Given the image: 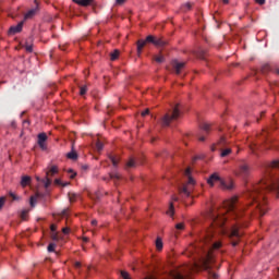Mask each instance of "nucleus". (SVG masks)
Returning <instances> with one entry per match:
<instances>
[{"label":"nucleus","mask_w":279,"mask_h":279,"mask_svg":"<svg viewBox=\"0 0 279 279\" xmlns=\"http://www.w3.org/2000/svg\"><path fill=\"white\" fill-rule=\"evenodd\" d=\"M110 180H121V174L118 172L110 173Z\"/></svg>","instance_id":"c756f323"},{"label":"nucleus","mask_w":279,"mask_h":279,"mask_svg":"<svg viewBox=\"0 0 279 279\" xmlns=\"http://www.w3.org/2000/svg\"><path fill=\"white\" fill-rule=\"evenodd\" d=\"M125 3V0H116V5H123Z\"/></svg>","instance_id":"09e8293b"},{"label":"nucleus","mask_w":279,"mask_h":279,"mask_svg":"<svg viewBox=\"0 0 279 279\" xmlns=\"http://www.w3.org/2000/svg\"><path fill=\"white\" fill-rule=\"evenodd\" d=\"M68 173H71V174H70V179H71V180L75 179V175H77V173H76L75 171H73L72 169H70V170L68 171Z\"/></svg>","instance_id":"e433bc0d"},{"label":"nucleus","mask_w":279,"mask_h":279,"mask_svg":"<svg viewBox=\"0 0 279 279\" xmlns=\"http://www.w3.org/2000/svg\"><path fill=\"white\" fill-rule=\"evenodd\" d=\"M169 279H187V277H185L184 275H182V272L178 271V270H173L168 275Z\"/></svg>","instance_id":"9b49d317"},{"label":"nucleus","mask_w":279,"mask_h":279,"mask_svg":"<svg viewBox=\"0 0 279 279\" xmlns=\"http://www.w3.org/2000/svg\"><path fill=\"white\" fill-rule=\"evenodd\" d=\"M43 197H45V194L36 192L34 196H31V206H34V199H43Z\"/></svg>","instance_id":"4468645a"},{"label":"nucleus","mask_w":279,"mask_h":279,"mask_svg":"<svg viewBox=\"0 0 279 279\" xmlns=\"http://www.w3.org/2000/svg\"><path fill=\"white\" fill-rule=\"evenodd\" d=\"M54 184H56L57 186H62V181H61L60 179H56V180H54Z\"/></svg>","instance_id":"c03bdc74"},{"label":"nucleus","mask_w":279,"mask_h":279,"mask_svg":"<svg viewBox=\"0 0 279 279\" xmlns=\"http://www.w3.org/2000/svg\"><path fill=\"white\" fill-rule=\"evenodd\" d=\"M251 171L252 169L250 168V165H247L245 160H240L238 162V169L235 170V175H239V178H247Z\"/></svg>","instance_id":"20e7f679"},{"label":"nucleus","mask_w":279,"mask_h":279,"mask_svg":"<svg viewBox=\"0 0 279 279\" xmlns=\"http://www.w3.org/2000/svg\"><path fill=\"white\" fill-rule=\"evenodd\" d=\"M279 171V160L266 163L264 166V177L246 195L248 203L246 205L241 204L239 197L233 196L222 203L223 211H216L211 209L209 217L211 219V228L199 235V241L195 244H191L187 247V256H192L194 264L190 267L192 271H210V265L215 262L217 254H221V242L215 241V230H218L219 234H226V223H229V238L233 247L239 245L241 236H243V228H247V219L250 215L256 210L260 217L267 213V201L265 195L267 193H276L279 197V177L276 172ZM245 206H248V210L245 214L246 219H243L245 213Z\"/></svg>","instance_id":"f257e3e1"},{"label":"nucleus","mask_w":279,"mask_h":279,"mask_svg":"<svg viewBox=\"0 0 279 279\" xmlns=\"http://www.w3.org/2000/svg\"><path fill=\"white\" fill-rule=\"evenodd\" d=\"M58 173V166H52L49 171L46 172V182L45 189H49L51 186V178Z\"/></svg>","instance_id":"39448f33"},{"label":"nucleus","mask_w":279,"mask_h":279,"mask_svg":"<svg viewBox=\"0 0 279 279\" xmlns=\"http://www.w3.org/2000/svg\"><path fill=\"white\" fill-rule=\"evenodd\" d=\"M217 183L222 191H232V189H234V181L231 179L223 180L217 172H215L207 179V184H209V186H215Z\"/></svg>","instance_id":"f03ea898"},{"label":"nucleus","mask_w":279,"mask_h":279,"mask_svg":"<svg viewBox=\"0 0 279 279\" xmlns=\"http://www.w3.org/2000/svg\"><path fill=\"white\" fill-rule=\"evenodd\" d=\"M48 252H56V243H50L48 245Z\"/></svg>","instance_id":"c9c22d12"},{"label":"nucleus","mask_w":279,"mask_h":279,"mask_svg":"<svg viewBox=\"0 0 279 279\" xmlns=\"http://www.w3.org/2000/svg\"><path fill=\"white\" fill-rule=\"evenodd\" d=\"M96 149L97 151H101V149H104V143H101V141L96 142Z\"/></svg>","instance_id":"f704fd0d"},{"label":"nucleus","mask_w":279,"mask_h":279,"mask_svg":"<svg viewBox=\"0 0 279 279\" xmlns=\"http://www.w3.org/2000/svg\"><path fill=\"white\" fill-rule=\"evenodd\" d=\"M156 47H165L167 45V41L163 40L162 38H155V44Z\"/></svg>","instance_id":"dca6fc26"},{"label":"nucleus","mask_w":279,"mask_h":279,"mask_svg":"<svg viewBox=\"0 0 279 279\" xmlns=\"http://www.w3.org/2000/svg\"><path fill=\"white\" fill-rule=\"evenodd\" d=\"M62 232H63V234H69L70 232H71V229L70 228H63L62 229Z\"/></svg>","instance_id":"de8ad7c7"},{"label":"nucleus","mask_w":279,"mask_h":279,"mask_svg":"<svg viewBox=\"0 0 279 279\" xmlns=\"http://www.w3.org/2000/svg\"><path fill=\"white\" fill-rule=\"evenodd\" d=\"M228 144V140H226V136H221L220 140L218 141L217 145L219 147H226Z\"/></svg>","instance_id":"6ab92c4d"},{"label":"nucleus","mask_w":279,"mask_h":279,"mask_svg":"<svg viewBox=\"0 0 279 279\" xmlns=\"http://www.w3.org/2000/svg\"><path fill=\"white\" fill-rule=\"evenodd\" d=\"M198 141H201L202 143H204L206 141V137L204 135H198Z\"/></svg>","instance_id":"603ef678"},{"label":"nucleus","mask_w":279,"mask_h":279,"mask_svg":"<svg viewBox=\"0 0 279 279\" xmlns=\"http://www.w3.org/2000/svg\"><path fill=\"white\" fill-rule=\"evenodd\" d=\"M201 130H202L203 132H205V134H208V133L210 132V124H208V123H203V124L201 125Z\"/></svg>","instance_id":"4be33fe9"},{"label":"nucleus","mask_w":279,"mask_h":279,"mask_svg":"<svg viewBox=\"0 0 279 279\" xmlns=\"http://www.w3.org/2000/svg\"><path fill=\"white\" fill-rule=\"evenodd\" d=\"M145 45H147V41L140 39L137 41V53L138 56H141V53H143V48L145 47Z\"/></svg>","instance_id":"ddd939ff"},{"label":"nucleus","mask_w":279,"mask_h":279,"mask_svg":"<svg viewBox=\"0 0 279 279\" xmlns=\"http://www.w3.org/2000/svg\"><path fill=\"white\" fill-rule=\"evenodd\" d=\"M120 51L119 50H113L111 53H110V60L112 61V62H114V60H119V56H120Z\"/></svg>","instance_id":"f3484780"},{"label":"nucleus","mask_w":279,"mask_h":279,"mask_svg":"<svg viewBox=\"0 0 279 279\" xmlns=\"http://www.w3.org/2000/svg\"><path fill=\"white\" fill-rule=\"evenodd\" d=\"M68 197H69L70 202L73 203V202H75V199H77V194L70 192L68 194Z\"/></svg>","instance_id":"2f4dec72"},{"label":"nucleus","mask_w":279,"mask_h":279,"mask_svg":"<svg viewBox=\"0 0 279 279\" xmlns=\"http://www.w3.org/2000/svg\"><path fill=\"white\" fill-rule=\"evenodd\" d=\"M277 75H279V69L276 70Z\"/></svg>","instance_id":"0e129e2a"},{"label":"nucleus","mask_w":279,"mask_h":279,"mask_svg":"<svg viewBox=\"0 0 279 279\" xmlns=\"http://www.w3.org/2000/svg\"><path fill=\"white\" fill-rule=\"evenodd\" d=\"M182 111H180V105L174 106L171 110H169L161 119L162 128H169L171 123L178 121Z\"/></svg>","instance_id":"7ed1b4c3"},{"label":"nucleus","mask_w":279,"mask_h":279,"mask_svg":"<svg viewBox=\"0 0 279 279\" xmlns=\"http://www.w3.org/2000/svg\"><path fill=\"white\" fill-rule=\"evenodd\" d=\"M145 43H151L153 45H155L156 37L149 35V36L146 37Z\"/></svg>","instance_id":"473e14b6"},{"label":"nucleus","mask_w":279,"mask_h":279,"mask_svg":"<svg viewBox=\"0 0 279 279\" xmlns=\"http://www.w3.org/2000/svg\"><path fill=\"white\" fill-rule=\"evenodd\" d=\"M154 60H155V62H158V64H162V62H165V57L155 56Z\"/></svg>","instance_id":"7c9ffc66"},{"label":"nucleus","mask_w":279,"mask_h":279,"mask_svg":"<svg viewBox=\"0 0 279 279\" xmlns=\"http://www.w3.org/2000/svg\"><path fill=\"white\" fill-rule=\"evenodd\" d=\"M134 167H136V161H135L133 158H131V159L126 162V169H132V168H134Z\"/></svg>","instance_id":"393cba45"},{"label":"nucleus","mask_w":279,"mask_h":279,"mask_svg":"<svg viewBox=\"0 0 279 279\" xmlns=\"http://www.w3.org/2000/svg\"><path fill=\"white\" fill-rule=\"evenodd\" d=\"M69 184H71V183H69V182L62 183L61 186H69Z\"/></svg>","instance_id":"052dcab7"},{"label":"nucleus","mask_w":279,"mask_h":279,"mask_svg":"<svg viewBox=\"0 0 279 279\" xmlns=\"http://www.w3.org/2000/svg\"><path fill=\"white\" fill-rule=\"evenodd\" d=\"M92 226H97V220H92Z\"/></svg>","instance_id":"bf43d9fd"},{"label":"nucleus","mask_w":279,"mask_h":279,"mask_svg":"<svg viewBox=\"0 0 279 279\" xmlns=\"http://www.w3.org/2000/svg\"><path fill=\"white\" fill-rule=\"evenodd\" d=\"M29 182H32V178L31 177H22V180H21V186L25 187L27 186V184H29Z\"/></svg>","instance_id":"2eb2a0df"},{"label":"nucleus","mask_w":279,"mask_h":279,"mask_svg":"<svg viewBox=\"0 0 279 279\" xmlns=\"http://www.w3.org/2000/svg\"><path fill=\"white\" fill-rule=\"evenodd\" d=\"M46 141H47V134L39 133L38 134V145H39L40 149H47V146L45 145Z\"/></svg>","instance_id":"9d476101"},{"label":"nucleus","mask_w":279,"mask_h":279,"mask_svg":"<svg viewBox=\"0 0 279 279\" xmlns=\"http://www.w3.org/2000/svg\"><path fill=\"white\" fill-rule=\"evenodd\" d=\"M51 239H52V241H58V233H57V231L51 233Z\"/></svg>","instance_id":"a19ab883"},{"label":"nucleus","mask_w":279,"mask_h":279,"mask_svg":"<svg viewBox=\"0 0 279 279\" xmlns=\"http://www.w3.org/2000/svg\"><path fill=\"white\" fill-rule=\"evenodd\" d=\"M184 175L185 178H187V184H191L192 186H194L195 179H193V177L191 175V168H186V170L184 171Z\"/></svg>","instance_id":"f8f14e48"},{"label":"nucleus","mask_w":279,"mask_h":279,"mask_svg":"<svg viewBox=\"0 0 279 279\" xmlns=\"http://www.w3.org/2000/svg\"><path fill=\"white\" fill-rule=\"evenodd\" d=\"M197 58H199L201 60H205L206 59V51L205 50H199L196 53Z\"/></svg>","instance_id":"c85d7f7f"},{"label":"nucleus","mask_w":279,"mask_h":279,"mask_svg":"<svg viewBox=\"0 0 279 279\" xmlns=\"http://www.w3.org/2000/svg\"><path fill=\"white\" fill-rule=\"evenodd\" d=\"M149 114V109H146L145 111L142 112V117H147Z\"/></svg>","instance_id":"5fc2aeb1"},{"label":"nucleus","mask_w":279,"mask_h":279,"mask_svg":"<svg viewBox=\"0 0 279 279\" xmlns=\"http://www.w3.org/2000/svg\"><path fill=\"white\" fill-rule=\"evenodd\" d=\"M73 2L76 3V5H81L82 8H95L97 5L96 0H73Z\"/></svg>","instance_id":"423d86ee"},{"label":"nucleus","mask_w":279,"mask_h":279,"mask_svg":"<svg viewBox=\"0 0 279 279\" xmlns=\"http://www.w3.org/2000/svg\"><path fill=\"white\" fill-rule=\"evenodd\" d=\"M86 93H88V86L87 85L80 86V95L84 97Z\"/></svg>","instance_id":"5701e85b"},{"label":"nucleus","mask_w":279,"mask_h":279,"mask_svg":"<svg viewBox=\"0 0 279 279\" xmlns=\"http://www.w3.org/2000/svg\"><path fill=\"white\" fill-rule=\"evenodd\" d=\"M269 71H271V65L269 63L262 66V73H269Z\"/></svg>","instance_id":"a878e982"},{"label":"nucleus","mask_w":279,"mask_h":279,"mask_svg":"<svg viewBox=\"0 0 279 279\" xmlns=\"http://www.w3.org/2000/svg\"><path fill=\"white\" fill-rule=\"evenodd\" d=\"M63 215H66V210L63 211Z\"/></svg>","instance_id":"69168bd1"},{"label":"nucleus","mask_w":279,"mask_h":279,"mask_svg":"<svg viewBox=\"0 0 279 279\" xmlns=\"http://www.w3.org/2000/svg\"><path fill=\"white\" fill-rule=\"evenodd\" d=\"M74 267H75L76 269H80V267H82V263L75 262Z\"/></svg>","instance_id":"864d4df0"},{"label":"nucleus","mask_w":279,"mask_h":279,"mask_svg":"<svg viewBox=\"0 0 279 279\" xmlns=\"http://www.w3.org/2000/svg\"><path fill=\"white\" fill-rule=\"evenodd\" d=\"M251 150L253 151V154L256 151V145H251Z\"/></svg>","instance_id":"4d7b16f0"},{"label":"nucleus","mask_w":279,"mask_h":279,"mask_svg":"<svg viewBox=\"0 0 279 279\" xmlns=\"http://www.w3.org/2000/svg\"><path fill=\"white\" fill-rule=\"evenodd\" d=\"M177 230H184V222H180L175 225Z\"/></svg>","instance_id":"4c0bfd02"},{"label":"nucleus","mask_w":279,"mask_h":279,"mask_svg":"<svg viewBox=\"0 0 279 279\" xmlns=\"http://www.w3.org/2000/svg\"><path fill=\"white\" fill-rule=\"evenodd\" d=\"M66 156L70 160H77V153L75 150H72L71 153H68Z\"/></svg>","instance_id":"b1692460"},{"label":"nucleus","mask_w":279,"mask_h":279,"mask_svg":"<svg viewBox=\"0 0 279 279\" xmlns=\"http://www.w3.org/2000/svg\"><path fill=\"white\" fill-rule=\"evenodd\" d=\"M21 218H22L23 220L27 219V211H25V210L22 211Z\"/></svg>","instance_id":"a18cd8bd"},{"label":"nucleus","mask_w":279,"mask_h":279,"mask_svg":"<svg viewBox=\"0 0 279 279\" xmlns=\"http://www.w3.org/2000/svg\"><path fill=\"white\" fill-rule=\"evenodd\" d=\"M230 154H232V149L227 148L221 151L220 156H221V158H226V156H230Z\"/></svg>","instance_id":"bb28decb"},{"label":"nucleus","mask_w":279,"mask_h":279,"mask_svg":"<svg viewBox=\"0 0 279 279\" xmlns=\"http://www.w3.org/2000/svg\"><path fill=\"white\" fill-rule=\"evenodd\" d=\"M50 230H51V233H53L58 230V227L56 225H51Z\"/></svg>","instance_id":"49530a36"},{"label":"nucleus","mask_w":279,"mask_h":279,"mask_svg":"<svg viewBox=\"0 0 279 279\" xmlns=\"http://www.w3.org/2000/svg\"><path fill=\"white\" fill-rule=\"evenodd\" d=\"M109 160L112 162L113 167H119V157H114L112 155L109 156Z\"/></svg>","instance_id":"aec40b11"},{"label":"nucleus","mask_w":279,"mask_h":279,"mask_svg":"<svg viewBox=\"0 0 279 279\" xmlns=\"http://www.w3.org/2000/svg\"><path fill=\"white\" fill-rule=\"evenodd\" d=\"M180 194H181V195H184L185 197H191V191L189 190L187 186H183V187L180 190Z\"/></svg>","instance_id":"a211bd4d"},{"label":"nucleus","mask_w":279,"mask_h":279,"mask_svg":"<svg viewBox=\"0 0 279 279\" xmlns=\"http://www.w3.org/2000/svg\"><path fill=\"white\" fill-rule=\"evenodd\" d=\"M222 3H225L226 5H228L230 3V0H222Z\"/></svg>","instance_id":"13d9d810"},{"label":"nucleus","mask_w":279,"mask_h":279,"mask_svg":"<svg viewBox=\"0 0 279 279\" xmlns=\"http://www.w3.org/2000/svg\"><path fill=\"white\" fill-rule=\"evenodd\" d=\"M172 201H173V202H178V197H177V196H173V197H172Z\"/></svg>","instance_id":"e2e57ef3"},{"label":"nucleus","mask_w":279,"mask_h":279,"mask_svg":"<svg viewBox=\"0 0 279 279\" xmlns=\"http://www.w3.org/2000/svg\"><path fill=\"white\" fill-rule=\"evenodd\" d=\"M167 215H169L170 217H173L174 215L173 203H170V207H169V210L167 211Z\"/></svg>","instance_id":"72a5a7b5"},{"label":"nucleus","mask_w":279,"mask_h":279,"mask_svg":"<svg viewBox=\"0 0 279 279\" xmlns=\"http://www.w3.org/2000/svg\"><path fill=\"white\" fill-rule=\"evenodd\" d=\"M5 206V197H0V210Z\"/></svg>","instance_id":"58836bf2"},{"label":"nucleus","mask_w":279,"mask_h":279,"mask_svg":"<svg viewBox=\"0 0 279 279\" xmlns=\"http://www.w3.org/2000/svg\"><path fill=\"white\" fill-rule=\"evenodd\" d=\"M155 244H156V248L158 250V252H160L162 250V247H163L162 239L161 238H157Z\"/></svg>","instance_id":"412c9836"},{"label":"nucleus","mask_w":279,"mask_h":279,"mask_svg":"<svg viewBox=\"0 0 279 279\" xmlns=\"http://www.w3.org/2000/svg\"><path fill=\"white\" fill-rule=\"evenodd\" d=\"M209 276L213 279H218L219 278V275H217L216 272H213V271H209Z\"/></svg>","instance_id":"ea45409f"},{"label":"nucleus","mask_w":279,"mask_h":279,"mask_svg":"<svg viewBox=\"0 0 279 279\" xmlns=\"http://www.w3.org/2000/svg\"><path fill=\"white\" fill-rule=\"evenodd\" d=\"M35 4L36 8L31 9L29 11H27V13L24 15V21H29V19H34L36 16V14H38V11L40 10L38 8V1L35 0Z\"/></svg>","instance_id":"0eeeda50"},{"label":"nucleus","mask_w":279,"mask_h":279,"mask_svg":"<svg viewBox=\"0 0 279 279\" xmlns=\"http://www.w3.org/2000/svg\"><path fill=\"white\" fill-rule=\"evenodd\" d=\"M21 32H23V22H20L16 26H11L9 28V34L11 36H14V34H19Z\"/></svg>","instance_id":"1a4fd4ad"},{"label":"nucleus","mask_w":279,"mask_h":279,"mask_svg":"<svg viewBox=\"0 0 279 279\" xmlns=\"http://www.w3.org/2000/svg\"><path fill=\"white\" fill-rule=\"evenodd\" d=\"M120 276L122 279H132V277H130V272L125 270H121Z\"/></svg>","instance_id":"cd10ccee"},{"label":"nucleus","mask_w":279,"mask_h":279,"mask_svg":"<svg viewBox=\"0 0 279 279\" xmlns=\"http://www.w3.org/2000/svg\"><path fill=\"white\" fill-rule=\"evenodd\" d=\"M9 195H10V197H12L14 201L19 199V198L16 197V195H14V193H12V192H10Z\"/></svg>","instance_id":"6e6d98bb"},{"label":"nucleus","mask_w":279,"mask_h":279,"mask_svg":"<svg viewBox=\"0 0 279 279\" xmlns=\"http://www.w3.org/2000/svg\"><path fill=\"white\" fill-rule=\"evenodd\" d=\"M185 8L186 10H191L193 8V3L191 2L185 3Z\"/></svg>","instance_id":"3c124183"},{"label":"nucleus","mask_w":279,"mask_h":279,"mask_svg":"<svg viewBox=\"0 0 279 279\" xmlns=\"http://www.w3.org/2000/svg\"><path fill=\"white\" fill-rule=\"evenodd\" d=\"M25 49L26 51H28V53H32V51H34V48L32 47V45H27Z\"/></svg>","instance_id":"79ce46f5"},{"label":"nucleus","mask_w":279,"mask_h":279,"mask_svg":"<svg viewBox=\"0 0 279 279\" xmlns=\"http://www.w3.org/2000/svg\"><path fill=\"white\" fill-rule=\"evenodd\" d=\"M84 243H88V238H83Z\"/></svg>","instance_id":"680f3d73"},{"label":"nucleus","mask_w":279,"mask_h":279,"mask_svg":"<svg viewBox=\"0 0 279 279\" xmlns=\"http://www.w3.org/2000/svg\"><path fill=\"white\" fill-rule=\"evenodd\" d=\"M266 0H255V3H258V5H265Z\"/></svg>","instance_id":"8fccbe9b"},{"label":"nucleus","mask_w":279,"mask_h":279,"mask_svg":"<svg viewBox=\"0 0 279 279\" xmlns=\"http://www.w3.org/2000/svg\"><path fill=\"white\" fill-rule=\"evenodd\" d=\"M172 66H173L174 73H177V75H180V73H182V69L186 66V62H180L178 60H173Z\"/></svg>","instance_id":"6e6552de"},{"label":"nucleus","mask_w":279,"mask_h":279,"mask_svg":"<svg viewBox=\"0 0 279 279\" xmlns=\"http://www.w3.org/2000/svg\"><path fill=\"white\" fill-rule=\"evenodd\" d=\"M37 182H41L45 186V183L47 182V179H40V177H36Z\"/></svg>","instance_id":"37998d69"}]
</instances>
